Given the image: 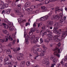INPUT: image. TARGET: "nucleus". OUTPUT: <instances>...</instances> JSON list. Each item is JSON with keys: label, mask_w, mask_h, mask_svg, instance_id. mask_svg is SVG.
Returning a JSON list of instances; mask_svg holds the SVG:
<instances>
[{"label": "nucleus", "mask_w": 67, "mask_h": 67, "mask_svg": "<svg viewBox=\"0 0 67 67\" xmlns=\"http://www.w3.org/2000/svg\"><path fill=\"white\" fill-rule=\"evenodd\" d=\"M53 13L52 11L51 10L49 14H48L47 16H45L43 17H41L40 18V21H45L48 19V17H50L51 16L52 14Z\"/></svg>", "instance_id": "f257e3e1"}, {"label": "nucleus", "mask_w": 67, "mask_h": 67, "mask_svg": "<svg viewBox=\"0 0 67 67\" xmlns=\"http://www.w3.org/2000/svg\"><path fill=\"white\" fill-rule=\"evenodd\" d=\"M60 49L58 48H56L55 49H54V55L58 56V57H60V55L59 54H57V53H60Z\"/></svg>", "instance_id": "f03ea898"}, {"label": "nucleus", "mask_w": 67, "mask_h": 67, "mask_svg": "<svg viewBox=\"0 0 67 67\" xmlns=\"http://www.w3.org/2000/svg\"><path fill=\"white\" fill-rule=\"evenodd\" d=\"M15 12L17 15H19L20 17H23V15H22L21 13L19 12V10L17 8H16L15 10Z\"/></svg>", "instance_id": "7ed1b4c3"}, {"label": "nucleus", "mask_w": 67, "mask_h": 67, "mask_svg": "<svg viewBox=\"0 0 67 67\" xmlns=\"http://www.w3.org/2000/svg\"><path fill=\"white\" fill-rule=\"evenodd\" d=\"M63 17H62V16L60 15H59V20H60L59 21V22L61 23H62V24H64L66 22L65 20H64L63 19Z\"/></svg>", "instance_id": "20e7f679"}, {"label": "nucleus", "mask_w": 67, "mask_h": 67, "mask_svg": "<svg viewBox=\"0 0 67 67\" xmlns=\"http://www.w3.org/2000/svg\"><path fill=\"white\" fill-rule=\"evenodd\" d=\"M58 27H54L53 29L54 30L53 31V32L56 33V34H58V35H59L60 34V32L58 31V30H58Z\"/></svg>", "instance_id": "39448f33"}, {"label": "nucleus", "mask_w": 67, "mask_h": 67, "mask_svg": "<svg viewBox=\"0 0 67 67\" xmlns=\"http://www.w3.org/2000/svg\"><path fill=\"white\" fill-rule=\"evenodd\" d=\"M67 35V32H64L63 33L61 37V39H63V38H65L66 37V35Z\"/></svg>", "instance_id": "423d86ee"}, {"label": "nucleus", "mask_w": 67, "mask_h": 67, "mask_svg": "<svg viewBox=\"0 0 67 67\" xmlns=\"http://www.w3.org/2000/svg\"><path fill=\"white\" fill-rule=\"evenodd\" d=\"M55 12L56 14L57 13V12H59L60 11V9H59V8L58 7H56L55 8Z\"/></svg>", "instance_id": "0eeeda50"}, {"label": "nucleus", "mask_w": 67, "mask_h": 67, "mask_svg": "<svg viewBox=\"0 0 67 67\" xmlns=\"http://www.w3.org/2000/svg\"><path fill=\"white\" fill-rule=\"evenodd\" d=\"M30 4H31V3L29 2H27L26 3V4L24 6V7L25 8H27L30 5Z\"/></svg>", "instance_id": "6e6552de"}, {"label": "nucleus", "mask_w": 67, "mask_h": 67, "mask_svg": "<svg viewBox=\"0 0 67 67\" xmlns=\"http://www.w3.org/2000/svg\"><path fill=\"white\" fill-rule=\"evenodd\" d=\"M58 36L57 35H55L54 37L55 41V42H58L59 41V39L58 38Z\"/></svg>", "instance_id": "1a4fd4ad"}, {"label": "nucleus", "mask_w": 67, "mask_h": 67, "mask_svg": "<svg viewBox=\"0 0 67 67\" xmlns=\"http://www.w3.org/2000/svg\"><path fill=\"white\" fill-rule=\"evenodd\" d=\"M47 60H48V59H44L43 60L42 63L44 64H48L47 63L48 62Z\"/></svg>", "instance_id": "9d476101"}, {"label": "nucleus", "mask_w": 67, "mask_h": 67, "mask_svg": "<svg viewBox=\"0 0 67 67\" xmlns=\"http://www.w3.org/2000/svg\"><path fill=\"white\" fill-rule=\"evenodd\" d=\"M39 38V37H38L35 38L33 40V43H36V42H38V40Z\"/></svg>", "instance_id": "9b49d317"}, {"label": "nucleus", "mask_w": 67, "mask_h": 67, "mask_svg": "<svg viewBox=\"0 0 67 67\" xmlns=\"http://www.w3.org/2000/svg\"><path fill=\"white\" fill-rule=\"evenodd\" d=\"M8 41V39H7L6 38H4V40L2 39H0V42H1L2 43L4 42H7Z\"/></svg>", "instance_id": "f8f14e48"}, {"label": "nucleus", "mask_w": 67, "mask_h": 67, "mask_svg": "<svg viewBox=\"0 0 67 67\" xmlns=\"http://www.w3.org/2000/svg\"><path fill=\"white\" fill-rule=\"evenodd\" d=\"M3 33L4 34H6L7 35H9V33L7 31V30H3Z\"/></svg>", "instance_id": "ddd939ff"}, {"label": "nucleus", "mask_w": 67, "mask_h": 67, "mask_svg": "<svg viewBox=\"0 0 67 67\" xmlns=\"http://www.w3.org/2000/svg\"><path fill=\"white\" fill-rule=\"evenodd\" d=\"M17 58L18 60L20 61V60H23V57H21L20 56H18L17 57Z\"/></svg>", "instance_id": "4468645a"}, {"label": "nucleus", "mask_w": 67, "mask_h": 67, "mask_svg": "<svg viewBox=\"0 0 67 67\" xmlns=\"http://www.w3.org/2000/svg\"><path fill=\"white\" fill-rule=\"evenodd\" d=\"M5 38H6L8 40V38L9 39L10 41H12L13 40V39L12 38H11L10 37V36L8 35V36H5Z\"/></svg>", "instance_id": "2eb2a0df"}, {"label": "nucleus", "mask_w": 67, "mask_h": 67, "mask_svg": "<svg viewBox=\"0 0 67 67\" xmlns=\"http://www.w3.org/2000/svg\"><path fill=\"white\" fill-rule=\"evenodd\" d=\"M50 58V59L51 60H53V62L54 63H55V62H56V59L54 58V57L52 56H51Z\"/></svg>", "instance_id": "dca6fc26"}, {"label": "nucleus", "mask_w": 67, "mask_h": 67, "mask_svg": "<svg viewBox=\"0 0 67 67\" xmlns=\"http://www.w3.org/2000/svg\"><path fill=\"white\" fill-rule=\"evenodd\" d=\"M41 8L42 9V12H45L46 11V8L45 6H41Z\"/></svg>", "instance_id": "f3484780"}, {"label": "nucleus", "mask_w": 67, "mask_h": 67, "mask_svg": "<svg viewBox=\"0 0 67 67\" xmlns=\"http://www.w3.org/2000/svg\"><path fill=\"white\" fill-rule=\"evenodd\" d=\"M60 24L59 23H55L54 24V27H57V26H58Z\"/></svg>", "instance_id": "a211bd4d"}, {"label": "nucleus", "mask_w": 67, "mask_h": 67, "mask_svg": "<svg viewBox=\"0 0 67 67\" xmlns=\"http://www.w3.org/2000/svg\"><path fill=\"white\" fill-rule=\"evenodd\" d=\"M11 11V9H9L6 10L5 11V12L7 14H8L10 13V11Z\"/></svg>", "instance_id": "6ab92c4d"}, {"label": "nucleus", "mask_w": 67, "mask_h": 67, "mask_svg": "<svg viewBox=\"0 0 67 67\" xmlns=\"http://www.w3.org/2000/svg\"><path fill=\"white\" fill-rule=\"evenodd\" d=\"M8 4H5L3 5V7L4 8H7L8 7Z\"/></svg>", "instance_id": "aec40b11"}, {"label": "nucleus", "mask_w": 67, "mask_h": 67, "mask_svg": "<svg viewBox=\"0 0 67 67\" xmlns=\"http://www.w3.org/2000/svg\"><path fill=\"white\" fill-rule=\"evenodd\" d=\"M53 23L54 22H53V21H49L48 22V24L49 25H50V26H52L53 25Z\"/></svg>", "instance_id": "412c9836"}, {"label": "nucleus", "mask_w": 67, "mask_h": 67, "mask_svg": "<svg viewBox=\"0 0 67 67\" xmlns=\"http://www.w3.org/2000/svg\"><path fill=\"white\" fill-rule=\"evenodd\" d=\"M35 31H36V29H35L34 28H33L31 29L30 31H31V32L34 33V32Z\"/></svg>", "instance_id": "4be33fe9"}, {"label": "nucleus", "mask_w": 67, "mask_h": 67, "mask_svg": "<svg viewBox=\"0 0 67 67\" xmlns=\"http://www.w3.org/2000/svg\"><path fill=\"white\" fill-rule=\"evenodd\" d=\"M18 22L19 23H22V22H23V20H22V19L21 18H19L18 19Z\"/></svg>", "instance_id": "5701e85b"}, {"label": "nucleus", "mask_w": 67, "mask_h": 67, "mask_svg": "<svg viewBox=\"0 0 67 67\" xmlns=\"http://www.w3.org/2000/svg\"><path fill=\"white\" fill-rule=\"evenodd\" d=\"M26 10L29 12H31L32 11H33V9H32L31 8H27L26 9Z\"/></svg>", "instance_id": "b1692460"}, {"label": "nucleus", "mask_w": 67, "mask_h": 67, "mask_svg": "<svg viewBox=\"0 0 67 67\" xmlns=\"http://www.w3.org/2000/svg\"><path fill=\"white\" fill-rule=\"evenodd\" d=\"M46 32L49 34H52V32L49 29H47L46 30Z\"/></svg>", "instance_id": "393cba45"}, {"label": "nucleus", "mask_w": 67, "mask_h": 67, "mask_svg": "<svg viewBox=\"0 0 67 67\" xmlns=\"http://www.w3.org/2000/svg\"><path fill=\"white\" fill-rule=\"evenodd\" d=\"M49 1H50V0H46L45 1V4H47L48 3H49Z\"/></svg>", "instance_id": "a878e982"}, {"label": "nucleus", "mask_w": 67, "mask_h": 67, "mask_svg": "<svg viewBox=\"0 0 67 67\" xmlns=\"http://www.w3.org/2000/svg\"><path fill=\"white\" fill-rule=\"evenodd\" d=\"M21 63H22V67H24V65H25V62L24 61H22L21 62Z\"/></svg>", "instance_id": "bb28decb"}, {"label": "nucleus", "mask_w": 67, "mask_h": 67, "mask_svg": "<svg viewBox=\"0 0 67 67\" xmlns=\"http://www.w3.org/2000/svg\"><path fill=\"white\" fill-rule=\"evenodd\" d=\"M33 52L34 53V54H35L36 55H37V51H36V50L35 49L33 50Z\"/></svg>", "instance_id": "cd10ccee"}, {"label": "nucleus", "mask_w": 67, "mask_h": 67, "mask_svg": "<svg viewBox=\"0 0 67 67\" xmlns=\"http://www.w3.org/2000/svg\"><path fill=\"white\" fill-rule=\"evenodd\" d=\"M6 53L7 54H10V53H11V50L10 49L7 50Z\"/></svg>", "instance_id": "c85d7f7f"}, {"label": "nucleus", "mask_w": 67, "mask_h": 67, "mask_svg": "<svg viewBox=\"0 0 67 67\" xmlns=\"http://www.w3.org/2000/svg\"><path fill=\"white\" fill-rule=\"evenodd\" d=\"M36 50L38 52H41L42 51V48H40L36 49Z\"/></svg>", "instance_id": "c756f323"}, {"label": "nucleus", "mask_w": 67, "mask_h": 67, "mask_svg": "<svg viewBox=\"0 0 67 67\" xmlns=\"http://www.w3.org/2000/svg\"><path fill=\"white\" fill-rule=\"evenodd\" d=\"M4 27L5 29H8L9 28V26H8L7 25H5L4 26Z\"/></svg>", "instance_id": "7c9ffc66"}, {"label": "nucleus", "mask_w": 67, "mask_h": 67, "mask_svg": "<svg viewBox=\"0 0 67 67\" xmlns=\"http://www.w3.org/2000/svg\"><path fill=\"white\" fill-rule=\"evenodd\" d=\"M51 34H47L46 35L47 36H48V37H52V35H51Z\"/></svg>", "instance_id": "2f4dec72"}, {"label": "nucleus", "mask_w": 67, "mask_h": 67, "mask_svg": "<svg viewBox=\"0 0 67 67\" xmlns=\"http://www.w3.org/2000/svg\"><path fill=\"white\" fill-rule=\"evenodd\" d=\"M35 36L34 35L32 36H31L30 38L31 40H33V38H35Z\"/></svg>", "instance_id": "473e14b6"}, {"label": "nucleus", "mask_w": 67, "mask_h": 67, "mask_svg": "<svg viewBox=\"0 0 67 67\" xmlns=\"http://www.w3.org/2000/svg\"><path fill=\"white\" fill-rule=\"evenodd\" d=\"M33 32H32L31 31H30L29 32V35H30V36H31V35H33Z\"/></svg>", "instance_id": "72a5a7b5"}, {"label": "nucleus", "mask_w": 67, "mask_h": 67, "mask_svg": "<svg viewBox=\"0 0 67 67\" xmlns=\"http://www.w3.org/2000/svg\"><path fill=\"white\" fill-rule=\"evenodd\" d=\"M59 17H58V15H56L54 17V18L55 19H59Z\"/></svg>", "instance_id": "f704fd0d"}, {"label": "nucleus", "mask_w": 67, "mask_h": 67, "mask_svg": "<svg viewBox=\"0 0 67 67\" xmlns=\"http://www.w3.org/2000/svg\"><path fill=\"white\" fill-rule=\"evenodd\" d=\"M3 5H0V10L3 9H4L3 8Z\"/></svg>", "instance_id": "c9c22d12"}, {"label": "nucleus", "mask_w": 67, "mask_h": 67, "mask_svg": "<svg viewBox=\"0 0 67 67\" xmlns=\"http://www.w3.org/2000/svg\"><path fill=\"white\" fill-rule=\"evenodd\" d=\"M42 25V23H39L38 24V27H40V25Z\"/></svg>", "instance_id": "e433bc0d"}, {"label": "nucleus", "mask_w": 67, "mask_h": 67, "mask_svg": "<svg viewBox=\"0 0 67 67\" xmlns=\"http://www.w3.org/2000/svg\"><path fill=\"white\" fill-rule=\"evenodd\" d=\"M26 64L27 66H29L30 65V62H28L26 63Z\"/></svg>", "instance_id": "4c0bfd02"}, {"label": "nucleus", "mask_w": 67, "mask_h": 67, "mask_svg": "<svg viewBox=\"0 0 67 67\" xmlns=\"http://www.w3.org/2000/svg\"><path fill=\"white\" fill-rule=\"evenodd\" d=\"M9 57H6L5 59V60L6 61H8L9 60Z\"/></svg>", "instance_id": "58836bf2"}, {"label": "nucleus", "mask_w": 67, "mask_h": 67, "mask_svg": "<svg viewBox=\"0 0 67 67\" xmlns=\"http://www.w3.org/2000/svg\"><path fill=\"white\" fill-rule=\"evenodd\" d=\"M17 7H18V9H20L21 8V5H18L17 6Z\"/></svg>", "instance_id": "ea45409f"}, {"label": "nucleus", "mask_w": 67, "mask_h": 67, "mask_svg": "<svg viewBox=\"0 0 67 67\" xmlns=\"http://www.w3.org/2000/svg\"><path fill=\"white\" fill-rule=\"evenodd\" d=\"M42 29L43 30V31H45V30H46V29L44 27H42Z\"/></svg>", "instance_id": "a19ab883"}, {"label": "nucleus", "mask_w": 67, "mask_h": 67, "mask_svg": "<svg viewBox=\"0 0 67 67\" xmlns=\"http://www.w3.org/2000/svg\"><path fill=\"white\" fill-rule=\"evenodd\" d=\"M9 29L10 30H11V31L13 30V29L12 27L11 26L9 27Z\"/></svg>", "instance_id": "79ce46f5"}, {"label": "nucleus", "mask_w": 67, "mask_h": 67, "mask_svg": "<svg viewBox=\"0 0 67 67\" xmlns=\"http://www.w3.org/2000/svg\"><path fill=\"white\" fill-rule=\"evenodd\" d=\"M8 65V66H10L11 65H12V64H11V62H10L9 63H7Z\"/></svg>", "instance_id": "37998d69"}, {"label": "nucleus", "mask_w": 67, "mask_h": 67, "mask_svg": "<svg viewBox=\"0 0 67 67\" xmlns=\"http://www.w3.org/2000/svg\"><path fill=\"white\" fill-rule=\"evenodd\" d=\"M41 53V52H37V55H38V56H40Z\"/></svg>", "instance_id": "c03bdc74"}, {"label": "nucleus", "mask_w": 67, "mask_h": 67, "mask_svg": "<svg viewBox=\"0 0 67 67\" xmlns=\"http://www.w3.org/2000/svg\"><path fill=\"white\" fill-rule=\"evenodd\" d=\"M3 52V49H2V48L0 47V53H2V52Z\"/></svg>", "instance_id": "a18cd8bd"}, {"label": "nucleus", "mask_w": 67, "mask_h": 67, "mask_svg": "<svg viewBox=\"0 0 67 67\" xmlns=\"http://www.w3.org/2000/svg\"><path fill=\"white\" fill-rule=\"evenodd\" d=\"M23 54L22 53H19V56H20L21 57H23Z\"/></svg>", "instance_id": "49530a36"}, {"label": "nucleus", "mask_w": 67, "mask_h": 67, "mask_svg": "<svg viewBox=\"0 0 67 67\" xmlns=\"http://www.w3.org/2000/svg\"><path fill=\"white\" fill-rule=\"evenodd\" d=\"M26 34H27L26 33V32H24V37H26Z\"/></svg>", "instance_id": "de8ad7c7"}, {"label": "nucleus", "mask_w": 67, "mask_h": 67, "mask_svg": "<svg viewBox=\"0 0 67 67\" xmlns=\"http://www.w3.org/2000/svg\"><path fill=\"white\" fill-rule=\"evenodd\" d=\"M34 9H37V8H38V6L37 5H34Z\"/></svg>", "instance_id": "09e8293b"}, {"label": "nucleus", "mask_w": 67, "mask_h": 67, "mask_svg": "<svg viewBox=\"0 0 67 67\" xmlns=\"http://www.w3.org/2000/svg\"><path fill=\"white\" fill-rule=\"evenodd\" d=\"M54 65H56L55 64H52L51 65L50 67H54Z\"/></svg>", "instance_id": "8fccbe9b"}, {"label": "nucleus", "mask_w": 67, "mask_h": 67, "mask_svg": "<svg viewBox=\"0 0 67 67\" xmlns=\"http://www.w3.org/2000/svg\"><path fill=\"white\" fill-rule=\"evenodd\" d=\"M13 50L15 53H17V51L16 50V49H13Z\"/></svg>", "instance_id": "3c124183"}, {"label": "nucleus", "mask_w": 67, "mask_h": 67, "mask_svg": "<svg viewBox=\"0 0 67 67\" xmlns=\"http://www.w3.org/2000/svg\"><path fill=\"white\" fill-rule=\"evenodd\" d=\"M40 56H44V54L42 53H41L40 55Z\"/></svg>", "instance_id": "603ef678"}, {"label": "nucleus", "mask_w": 67, "mask_h": 67, "mask_svg": "<svg viewBox=\"0 0 67 67\" xmlns=\"http://www.w3.org/2000/svg\"><path fill=\"white\" fill-rule=\"evenodd\" d=\"M27 39L28 40L29 39H30V36L29 35H27Z\"/></svg>", "instance_id": "864d4df0"}, {"label": "nucleus", "mask_w": 67, "mask_h": 67, "mask_svg": "<svg viewBox=\"0 0 67 67\" xmlns=\"http://www.w3.org/2000/svg\"><path fill=\"white\" fill-rule=\"evenodd\" d=\"M16 42V40H14L13 42V44H15V42Z\"/></svg>", "instance_id": "5fc2aeb1"}, {"label": "nucleus", "mask_w": 67, "mask_h": 67, "mask_svg": "<svg viewBox=\"0 0 67 67\" xmlns=\"http://www.w3.org/2000/svg\"><path fill=\"white\" fill-rule=\"evenodd\" d=\"M60 63L61 64H62V65H64V62H63V61H62Z\"/></svg>", "instance_id": "6e6d98bb"}, {"label": "nucleus", "mask_w": 67, "mask_h": 67, "mask_svg": "<svg viewBox=\"0 0 67 67\" xmlns=\"http://www.w3.org/2000/svg\"><path fill=\"white\" fill-rule=\"evenodd\" d=\"M48 40L49 41H51V40H52V38H51V37H49L48 38Z\"/></svg>", "instance_id": "4d7b16f0"}, {"label": "nucleus", "mask_w": 67, "mask_h": 67, "mask_svg": "<svg viewBox=\"0 0 67 67\" xmlns=\"http://www.w3.org/2000/svg\"><path fill=\"white\" fill-rule=\"evenodd\" d=\"M31 7L32 9H34V5H31Z\"/></svg>", "instance_id": "13d9d810"}, {"label": "nucleus", "mask_w": 67, "mask_h": 67, "mask_svg": "<svg viewBox=\"0 0 67 67\" xmlns=\"http://www.w3.org/2000/svg\"><path fill=\"white\" fill-rule=\"evenodd\" d=\"M40 42L41 43H42L43 42V41L42 38L40 39Z\"/></svg>", "instance_id": "bf43d9fd"}, {"label": "nucleus", "mask_w": 67, "mask_h": 67, "mask_svg": "<svg viewBox=\"0 0 67 67\" xmlns=\"http://www.w3.org/2000/svg\"><path fill=\"white\" fill-rule=\"evenodd\" d=\"M56 0H50V2H55V1H56Z\"/></svg>", "instance_id": "052dcab7"}, {"label": "nucleus", "mask_w": 67, "mask_h": 67, "mask_svg": "<svg viewBox=\"0 0 67 67\" xmlns=\"http://www.w3.org/2000/svg\"><path fill=\"white\" fill-rule=\"evenodd\" d=\"M26 43L27 44H29V42L27 40L26 41Z\"/></svg>", "instance_id": "680f3d73"}, {"label": "nucleus", "mask_w": 67, "mask_h": 67, "mask_svg": "<svg viewBox=\"0 0 67 67\" xmlns=\"http://www.w3.org/2000/svg\"><path fill=\"white\" fill-rule=\"evenodd\" d=\"M60 42H59L58 44V47H59L60 46Z\"/></svg>", "instance_id": "e2e57ef3"}, {"label": "nucleus", "mask_w": 67, "mask_h": 67, "mask_svg": "<svg viewBox=\"0 0 67 67\" xmlns=\"http://www.w3.org/2000/svg\"><path fill=\"white\" fill-rule=\"evenodd\" d=\"M60 63H59L57 65V67H59L60 66Z\"/></svg>", "instance_id": "0e129e2a"}, {"label": "nucleus", "mask_w": 67, "mask_h": 67, "mask_svg": "<svg viewBox=\"0 0 67 67\" xmlns=\"http://www.w3.org/2000/svg\"><path fill=\"white\" fill-rule=\"evenodd\" d=\"M33 27H36V24L35 23H34L33 25Z\"/></svg>", "instance_id": "69168bd1"}, {"label": "nucleus", "mask_w": 67, "mask_h": 67, "mask_svg": "<svg viewBox=\"0 0 67 67\" xmlns=\"http://www.w3.org/2000/svg\"><path fill=\"white\" fill-rule=\"evenodd\" d=\"M40 32V30L38 29L37 30L36 33H38Z\"/></svg>", "instance_id": "338daca9"}, {"label": "nucleus", "mask_w": 67, "mask_h": 67, "mask_svg": "<svg viewBox=\"0 0 67 67\" xmlns=\"http://www.w3.org/2000/svg\"><path fill=\"white\" fill-rule=\"evenodd\" d=\"M53 46H54L53 44H51L50 45V47H53Z\"/></svg>", "instance_id": "774afa93"}]
</instances>
